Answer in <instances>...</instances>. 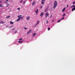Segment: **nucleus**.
<instances>
[{
	"label": "nucleus",
	"mask_w": 75,
	"mask_h": 75,
	"mask_svg": "<svg viewBox=\"0 0 75 75\" xmlns=\"http://www.w3.org/2000/svg\"><path fill=\"white\" fill-rule=\"evenodd\" d=\"M57 6V1H55L54 2V5L53 6V8H55Z\"/></svg>",
	"instance_id": "obj_1"
},
{
	"label": "nucleus",
	"mask_w": 75,
	"mask_h": 75,
	"mask_svg": "<svg viewBox=\"0 0 75 75\" xmlns=\"http://www.w3.org/2000/svg\"><path fill=\"white\" fill-rule=\"evenodd\" d=\"M49 13H48V12H47L45 15V17H46V18H47V17L48 16H49Z\"/></svg>",
	"instance_id": "obj_2"
},
{
	"label": "nucleus",
	"mask_w": 75,
	"mask_h": 75,
	"mask_svg": "<svg viewBox=\"0 0 75 75\" xmlns=\"http://www.w3.org/2000/svg\"><path fill=\"white\" fill-rule=\"evenodd\" d=\"M44 15V12H42L41 13L40 15V16H41V17H42Z\"/></svg>",
	"instance_id": "obj_3"
},
{
	"label": "nucleus",
	"mask_w": 75,
	"mask_h": 75,
	"mask_svg": "<svg viewBox=\"0 0 75 75\" xmlns=\"http://www.w3.org/2000/svg\"><path fill=\"white\" fill-rule=\"evenodd\" d=\"M30 18V16H28L26 18V20H29Z\"/></svg>",
	"instance_id": "obj_4"
},
{
	"label": "nucleus",
	"mask_w": 75,
	"mask_h": 75,
	"mask_svg": "<svg viewBox=\"0 0 75 75\" xmlns=\"http://www.w3.org/2000/svg\"><path fill=\"white\" fill-rule=\"evenodd\" d=\"M35 1H34L32 3V6H34V4H35Z\"/></svg>",
	"instance_id": "obj_5"
},
{
	"label": "nucleus",
	"mask_w": 75,
	"mask_h": 75,
	"mask_svg": "<svg viewBox=\"0 0 75 75\" xmlns=\"http://www.w3.org/2000/svg\"><path fill=\"white\" fill-rule=\"evenodd\" d=\"M31 30H30L29 31H28L27 33V34H28L30 33L31 32Z\"/></svg>",
	"instance_id": "obj_6"
},
{
	"label": "nucleus",
	"mask_w": 75,
	"mask_h": 75,
	"mask_svg": "<svg viewBox=\"0 0 75 75\" xmlns=\"http://www.w3.org/2000/svg\"><path fill=\"white\" fill-rule=\"evenodd\" d=\"M5 22H3V21H1L0 22V23H1V24H3L4 23H5Z\"/></svg>",
	"instance_id": "obj_7"
},
{
	"label": "nucleus",
	"mask_w": 75,
	"mask_h": 75,
	"mask_svg": "<svg viewBox=\"0 0 75 75\" xmlns=\"http://www.w3.org/2000/svg\"><path fill=\"white\" fill-rule=\"evenodd\" d=\"M36 13H38V9H37L35 11Z\"/></svg>",
	"instance_id": "obj_8"
},
{
	"label": "nucleus",
	"mask_w": 75,
	"mask_h": 75,
	"mask_svg": "<svg viewBox=\"0 0 75 75\" xmlns=\"http://www.w3.org/2000/svg\"><path fill=\"white\" fill-rule=\"evenodd\" d=\"M4 7V5H2L1 4H0V7Z\"/></svg>",
	"instance_id": "obj_9"
},
{
	"label": "nucleus",
	"mask_w": 75,
	"mask_h": 75,
	"mask_svg": "<svg viewBox=\"0 0 75 75\" xmlns=\"http://www.w3.org/2000/svg\"><path fill=\"white\" fill-rule=\"evenodd\" d=\"M20 18H19L16 20V21H20Z\"/></svg>",
	"instance_id": "obj_10"
},
{
	"label": "nucleus",
	"mask_w": 75,
	"mask_h": 75,
	"mask_svg": "<svg viewBox=\"0 0 75 75\" xmlns=\"http://www.w3.org/2000/svg\"><path fill=\"white\" fill-rule=\"evenodd\" d=\"M10 17V16H8L6 17V18H9Z\"/></svg>",
	"instance_id": "obj_11"
},
{
	"label": "nucleus",
	"mask_w": 75,
	"mask_h": 75,
	"mask_svg": "<svg viewBox=\"0 0 75 75\" xmlns=\"http://www.w3.org/2000/svg\"><path fill=\"white\" fill-rule=\"evenodd\" d=\"M65 7L62 10V12H64V11H65Z\"/></svg>",
	"instance_id": "obj_12"
},
{
	"label": "nucleus",
	"mask_w": 75,
	"mask_h": 75,
	"mask_svg": "<svg viewBox=\"0 0 75 75\" xmlns=\"http://www.w3.org/2000/svg\"><path fill=\"white\" fill-rule=\"evenodd\" d=\"M10 24H14V22H13L11 21L10 22Z\"/></svg>",
	"instance_id": "obj_13"
},
{
	"label": "nucleus",
	"mask_w": 75,
	"mask_h": 75,
	"mask_svg": "<svg viewBox=\"0 0 75 75\" xmlns=\"http://www.w3.org/2000/svg\"><path fill=\"white\" fill-rule=\"evenodd\" d=\"M44 2L43 1H42L41 2V4H43V5H44Z\"/></svg>",
	"instance_id": "obj_14"
},
{
	"label": "nucleus",
	"mask_w": 75,
	"mask_h": 75,
	"mask_svg": "<svg viewBox=\"0 0 75 75\" xmlns=\"http://www.w3.org/2000/svg\"><path fill=\"white\" fill-rule=\"evenodd\" d=\"M65 15H66L65 13H64L62 16V17H64V16H65Z\"/></svg>",
	"instance_id": "obj_15"
},
{
	"label": "nucleus",
	"mask_w": 75,
	"mask_h": 75,
	"mask_svg": "<svg viewBox=\"0 0 75 75\" xmlns=\"http://www.w3.org/2000/svg\"><path fill=\"white\" fill-rule=\"evenodd\" d=\"M23 42V41H19L18 42L19 43H21V42Z\"/></svg>",
	"instance_id": "obj_16"
},
{
	"label": "nucleus",
	"mask_w": 75,
	"mask_h": 75,
	"mask_svg": "<svg viewBox=\"0 0 75 75\" xmlns=\"http://www.w3.org/2000/svg\"><path fill=\"white\" fill-rule=\"evenodd\" d=\"M39 23H40V21H38L37 22V24H39Z\"/></svg>",
	"instance_id": "obj_17"
},
{
	"label": "nucleus",
	"mask_w": 75,
	"mask_h": 75,
	"mask_svg": "<svg viewBox=\"0 0 75 75\" xmlns=\"http://www.w3.org/2000/svg\"><path fill=\"white\" fill-rule=\"evenodd\" d=\"M9 5H10V4H7V5L6 6V7H8L9 6Z\"/></svg>",
	"instance_id": "obj_18"
},
{
	"label": "nucleus",
	"mask_w": 75,
	"mask_h": 75,
	"mask_svg": "<svg viewBox=\"0 0 75 75\" xmlns=\"http://www.w3.org/2000/svg\"><path fill=\"white\" fill-rule=\"evenodd\" d=\"M24 18V16H22L20 18V19H22V18Z\"/></svg>",
	"instance_id": "obj_19"
},
{
	"label": "nucleus",
	"mask_w": 75,
	"mask_h": 75,
	"mask_svg": "<svg viewBox=\"0 0 75 75\" xmlns=\"http://www.w3.org/2000/svg\"><path fill=\"white\" fill-rule=\"evenodd\" d=\"M48 11V9H46V10H45V12H47Z\"/></svg>",
	"instance_id": "obj_20"
},
{
	"label": "nucleus",
	"mask_w": 75,
	"mask_h": 75,
	"mask_svg": "<svg viewBox=\"0 0 75 75\" xmlns=\"http://www.w3.org/2000/svg\"><path fill=\"white\" fill-rule=\"evenodd\" d=\"M61 19H60V20H59L58 21H57V23H59V22H60L61 21Z\"/></svg>",
	"instance_id": "obj_21"
},
{
	"label": "nucleus",
	"mask_w": 75,
	"mask_h": 75,
	"mask_svg": "<svg viewBox=\"0 0 75 75\" xmlns=\"http://www.w3.org/2000/svg\"><path fill=\"white\" fill-rule=\"evenodd\" d=\"M23 40V38H21L19 39V41H21V40Z\"/></svg>",
	"instance_id": "obj_22"
},
{
	"label": "nucleus",
	"mask_w": 75,
	"mask_h": 75,
	"mask_svg": "<svg viewBox=\"0 0 75 75\" xmlns=\"http://www.w3.org/2000/svg\"><path fill=\"white\" fill-rule=\"evenodd\" d=\"M36 35V33H34L33 35V36H35V35Z\"/></svg>",
	"instance_id": "obj_23"
},
{
	"label": "nucleus",
	"mask_w": 75,
	"mask_h": 75,
	"mask_svg": "<svg viewBox=\"0 0 75 75\" xmlns=\"http://www.w3.org/2000/svg\"><path fill=\"white\" fill-rule=\"evenodd\" d=\"M17 33V31L14 32V34H15V33Z\"/></svg>",
	"instance_id": "obj_24"
},
{
	"label": "nucleus",
	"mask_w": 75,
	"mask_h": 75,
	"mask_svg": "<svg viewBox=\"0 0 75 75\" xmlns=\"http://www.w3.org/2000/svg\"><path fill=\"white\" fill-rule=\"evenodd\" d=\"M1 3H2V1H0V4H1Z\"/></svg>",
	"instance_id": "obj_25"
},
{
	"label": "nucleus",
	"mask_w": 75,
	"mask_h": 75,
	"mask_svg": "<svg viewBox=\"0 0 75 75\" xmlns=\"http://www.w3.org/2000/svg\"><path fill=\"white\" fill-rule=\"evenodd\" d=\"M64 17H63L62 19H61L60 20H63V19H64Z\"/></svg>",
	"instance_id": "obj_26"
},
{
	"label": "nucleus",
	"mask_w": 75,
	"mask_h": 75,
	"mask_svg": "<svg viewBox=\"0 0 75 75\" xmlns=\"http://www.w3.org/2000/svg\"><path fill=\"white\" fill-rule=\"evenodd\" d=\"M17 10H20V8H18Z\"/></svg>",
	"instance_id": "obj_27"
},
{
	"label": "nucleus",
	"mask_w": 75,
	"mask_h": 75,
	"mask_svg": "<svg viewBox=\"0 0 75 75\" xmlns=\"http://www.w3.org/2000/svg\"><path fill=\"white\" fill-rule=\"evenodd\" d=\"M18 18H20V15H19L18 16Z\"/></svg>",
	"instance_id": "obj_28"
},
{
	"label": "nucleus",
	"mask_w": 75,
	"mask_h": 75,
	"mask_svg": "<svg viewBox=\"0 0 75 75\" xmlns=\"http://www.w3.org/2000/svg\"><path fill=\"white\" fill-rule=\"evenodd\" d=\"M48 30H50V28H47Z\"/></svg>",
	"instance_id": "obj_29"
},
{
	"label": "nucleus",
	"mask_w": 75,
	"mask_h": 75,
	"mask_svg": "<svg viewBox=\"0 0 75 75\" xmlns=\"http://www.w3.org/2000/svg\"><path fill=\"white\" fill-rule=\"evenodd\" d=\"M52 15L50 16V18H51V17H52Z\"/></svg>",
	"instance_id": "obj_30"
},
{
	"label": "nucleus",
	"mask_w": 75,
	"mask_h": 75,
	"mask_svg": "<svg viewBox=\"0 0 75 75\" xmlns=\"http://www.w3.org/2000/svg\"><path fill=\"white\" fill-rule=\"evenodd\" d=\"M25 2H26V1H24V2H23V4H25Z\"/></svg>",
	"instance_id": "obj_31"
},
{
	"label": "nucleus",
	"mask_w": 75,
	"mask_h": 75,
	"mask_svg": "<svg viewBox=\"0 0 75 75\" xmlns=\"http://www.w3.org/2000/svg\"><path fill=\"white\" fill-rule=\"evenodd\" d=\"M75 4V1L73 3V4Z\"/></svg>",
	"instance_id": "obj_32"
},
{
	"label": "nucleus",
	"mask_w": 75,
	"mask_h": 75,
	"mask_svg": "<svg viewBox=\"0 0 75 75\" xmlns=\"http://www.w3.org/2000/svg\"><path fill=\"white\" fill-rule=\"evenodd\" d=\"M47 23H48V21H46V23L47 24Z\"/></svg>",
	"instance_id": "obj_33"
},
{
	"label": "nucleus",
	"mask_w": 75,
	"mask_h": 75,
	"mask_svg": "<svg viewBox=\"0 0 75 75\" xmlns=\"http://www.w3.org/2000/svg\"><path fill=\"white\" fill-rule=\"evenodd\" d=\"M5 3H6V4H7V3H8V2L7 1H6L5 2Z\"/></svg>",
	"instance_id": "obj_34"
},
{
	"label": "nucleus",
	"mask_w": 75,
	"mask_h": 75,
	"mask_svg": "<svg viewBox=\"0 0 75 75\" xmlns=\"http://www.w3.org/2000/svg\"><path fill=\"white\" fill-rule=\"evenodd\" d=\"M42 8V6L41 7H40V9H41Z\"/></svg>",
	"instance_id": "obj_35"
},
{
	"label": "nucleus",
	"mask_w": 75,
	"mask_h": 75,
	"mask_svg": "<svg viewBox=\"0 0 75 75\" xmlns=\"http://www.w3.org/2000/svg\"><path fill=\"white\" fill-rule=\"evenodd\" d=\"M14 29H15V28H13V29H12L11 30L12 31H13V30H14Z\"/></svg>",
	"instance_id": "obj_36"
},
{
	"label": "nucleus",
	"mask_w": 75,
	"mask_h": 75,
	"mask_svg": "<svg viewBox=\"0 0 75 75\" xmlns=\"http://www.w3.org/2000/svg\"><path fill=\"white\" fill-rule=\"evenodd\" d=\"M25 30H27V28H24Z\"/></svg>",
	"instance_id": "obj_37"
},
{
	"label": "nucleus",
	"mask_w": 75,
	"mask_h": 75,
	"mask_svg": "<svg viewBox=\"0 0 75 75\" xmlns=\"http://www.w3.org/2000/svg\"><path fill=\"white\" fill-rule=\"evenodd\" d=\"M68 6H69V5H67V7H68Z\"/></svg>",
	"instance_id": "obj_38"
},
{
	"label": "nucleus",
	"mask_w": 75,
	"mask_h": 75,
	"mask_svg": "<svg viewBox=\"0 0 75 75\" xmlns=\"http://www.w3.org/2000/svg\"><path fill=\"white\" fill-rule=\"evenodd\" d=\"M23 2V1H21L20 2V3H21V2Z\"/></svg>",
	"instance_id": "obj_39"
},
{
	"label": "nucleus",
	"mask_w": 75,
	"mask_h": 75,
	"mask_svg": "<svg viewBox=\"0 0 75 75\" xmlns=\"http://www.w3.org/2000/svg\"><path fill=\"white\" fill-rule=\"evenodd\" d=\"M20 17H22V15H20Z\"/></svg>",
	"instance_id": "obj_40"
},
{
	"label": "nucleus",
	"mask_w": 75,
	"mask_h": 75,
	"mask_svg": "<svg viewBox=\"0 0 75 75\" xmlns=\"http://www.w3.org/2000/svg\"><path fill=\"white\" fill-rule=\"evenodd\" d=\"M74 7V6H73V5H72V7H71V8H72V7Z\"/></svg>",
	"instance_id": "obj_41"
},
{
	"label": "nucleus",
	"mask_w": 75,
	"mask_h": 75,
	"mask_svg": "<svg viewBox=\"0 0 75 75\" xmlns=\"http://www.w3.org/2000/svg\"><path fill=\"white\" fill-rule=\"evenodd\" d=\"M52 22H54V20H53L52 21Z\"/></svg>",
	"instance_id": "obj_42"
},
{
	"label": "nucleus",
	"mask_w": 75,
	"mask_h": 75,
	"mask_svg": "<svg viewBox=\"0 0 75 75\" xmlns=\"http://www.w3.org/2000/svg\"><path fill=\"white\" fill-rule=\"evenodd\" d=\"M6 1H8V0H6Z\"/></svg>",
	"instance_id": "obj_43"
},
{
	"label": "nucleus",
	"mask_w": 75,
	"mask_h": 75,
	"mask_svg": "<svg viewBox=\"0 0 75 75\" xmlns=\"http://www.w3.org/2000/svg\"><path fill=\"white\" fill-rule=\"evenodd\" d=\"M36 26H37V25H35V27H36Z\"/></svg>",
	"instance_id": "obj_44"
},
{
	"label": "nucleus",
	"mask_w": 75,
	"mask_h": 75,
	"mask_svg": "<svg viewBox=\"0 0 75 75\" xmlns=\"http://www.w3.org/2000/svg\"><path fill=\"white\" fill-rule=\"evenodd\" d=\"M36 25H38V24H37V23Z\"/></svg>",
	"instance_id": "obj_45"
},
{
	"label": "nucleus",
	"mask_w": 75,
	"mask_h": 75,
	"mask_svg": "<svg viewBox=\"0 0 75 75\" xmlns=\"http://www.w3.org/2000/svg\"><path fill=\"white\" fill-rule=\"evenodd\" d=\"M73 7H74V6H74V5H73Z\"/></svg>",
	"instance_id": "obj_46"
},
{
	"label": "nucleus",
	"mask_w": 75,
	"mask_h": 75,
	"mask_svg": "<svg viewBox=\"0 0 75 75\" xmlns=\"http://www.w3.org/2000/svg\"><path fill=\"white\" fill-rule=\"evenodd\" d=\"M30 1H32V0H30Z\"/></svg>",
	"instance_id": "obj_47"
},
{
	"label": "nucleus",
	"mask_w": 75,
	"mask_h": 75,
	"mask_svg": "<svg viewBox=\"0 0 75 75\" xmlns=\"http://www.w3.org/2000/svg\"><path fill=\"white\" fill-rule=\"evenodd\" d=\"M10 28L12 27V26H10Z\"/></svg>",
	"instance_id": "obj_48"
},
{
	"label": "nucleus",
	"mask_w": 75,
	"mask_h": 75,
	"mask_svg": "<svg viewBox=\"0 0 75 75\" xmlns=\"http://www.w3.org/2000/svg\"><path fill=\"white\" fill-rule=\"evenodd\" d=\"M23 0H22V1H23Z\"/></svg>",
	"instance_id": "obj_49"
}]
</instances>
